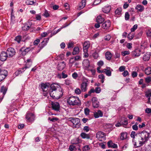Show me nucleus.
Returning <instances> with one entry per match:
<instances>
[{
    "label": "nucleus",
    "instance_id": "nucleus-52",
    "mask_svg": "<svg viewBox=\"0 0 151 151\" xmlns=\"http://www.w3.org/2000/svg\"><path fill=\"white\" fill-rule=\"evenodd\" d=\"M90 149V148L88 145H86L84 146L83 150V151H86L89 150Z\"/></svg>",
    "mask_w": 151,
    "mask_h": 151
},
{
    "label": "nucleus",
    "instance_id": "nucleus-1",
    "mask_svg": "<svg viewBox=\"0 0 151 151\" xmlns=\"http://www.w3.org/2000/svg\"><path fill=\"white\" fill-rule=\"evenodd\" d=\"M150 133L145 131H143L140 133H138L137 137L138 138L137 142L134 143V147H139L142 146L147 142L150 138Z\"/></svg>",
    "mask_w": 151,
    "mask_h": 151
},
{
    "label": "nucleus",
    "instance_id": "nucleus-59",
    "mask_svg": "<svg viewBox=\"0 0 151 151\" xmlns=\"http://www.w3.org/2000/svg\"><path fill=\"white\" fill-rule=\"evenodd\" d=\"M125 67L124 66H120L119 68V70L121 72H122L124 70Z\"/></svg>",
    "mask_w": 151,
    "mask_h": 151
},
{
    "label": "nucleus",
    "instance_id": "nucleus-8",
    "mask_svg": "<svg viewBox=\"0 0 151 151\" xmlns=\"http://www.w3.org/2000/svg\"><path fill=\"white\" fill-rule=\"evenodd\" d=\"M7 73V72L6 70L0 69V82L6 78Z\"/></svg>",
    "mask_w": 151,
    "mask_h": 151
},
{
    "label": "nucleus",
    "instance_id": "nucleus-7",
    "mask_svg": "<svg viewBox=\"0 0 151 151\" xmlns=\"http://www.w3.org/2000/svg\"><path fill=\"white\" fill-rule=\"evenodd\" d=\"M27 62L26 64V66H25L24 68H22L19 69L17 71H16L15 72V74L16 75H18L19 74H20L21 73L24 71V69L28 68L30 66H28L27 65L29 63L30 65H31L32 64V61L31 59H27Z\"/></svg>",
    "mask_w": 151,
    "mask_h": 151
},
{
    "label": "nucleus",
    "instance_id": "nucleus-49",
    "mask_svg": "<svg viewBox=\"0 0 151 151\" xmlns=\"http://www.w3.org/2000/svg\"><path fill=\"white\" fill-rule=\"evenodd\" d=\"M43 15L46 17H48L50 16V14L48 13V11L47 10H45L44 13L43 14Z\"/></svg>",
    "mask_w": 151,
    "mask_h": 151
},
{
    "label": "nucleus",
    "instance_id": "nucleus-62",
    "mask_svg": "<svg viewBox=\"0 0 151 151\" xmlns=\"http://www.w3.org/2000/svg\"><path fill=\"white\" fill-rule=\"evenodd\" d=\"M122 124L124 125H127L128 124V121L127 120H124L122 122H121Z\"/></svg>",
    "mask_w": 151,
    "mask_h": 151
},
{
    "label": "nucleus",
    "instance_id": "nucleus-32",
    "mask_svg": "<svg viewBox=\"0 0 151 151\" xmlns=\"http://www.w3.org/2000/svg\"><path fill=\"white\" fill-rule=\"evenodd\" d=\"M127 134L126 132H122L121 134L120 139L122 140L126 139L127 137Z\"/></svg>",
    "mask_w": 151,
    "mask_h": 151
},
{
    "label": "nucleus",
    "instance_id": "nucleus-10",
    "mask_svg": "<svg viewBox=\"0 0 151 151\" xmlns=\"http://www.w3.org/2000/svg\"><path fill=\"white\" fill-rule=\"evenodd\" d=\"M25 117L28 121L32 122L35 119V116L32 113H27Z\"/></svg>",
    "mask_w": 151,
    "mask_h": 151
},
{
    "label": "nucleus",
    "instance_id": "nucleus-11",
    "mask_svg": "<svg viewBox=\"0 0 151 151\" xmlns=\"http://www.w3.org/2000/svg\"><path fill=\"white\" fill-rule=\"evenodd\" d=\"M138 134H136L135 131H133L130 134L131 137L133 138L132 142L134 146V143L135 142H137L138 143V138L137 137V135Z\"/></svg>",
    "mask_w": 151,
    "mask_h": 151
},
{
    "label": "nucleus",
    "instance_id": "nucleus-23",
    "mask_svg": "<svg viewBox=\"0 0 151 151\" xmlns=\"http://www.w3.org/2000/svg\"><path fill=\"white\" fill-rule=\"evenodd\" d=\"M145 95L148 98L147 103L150 104V97L151 96V89H148L145 92Z\"/></svg>",
    "mask_w": 151,
    "mask_h": 151
},
{
    "label": "nucleus",
    "instance_id": "nucleus-63",
    "mask_svg": "<svg viewBox=\"0 0 151 151\" xmlns=\"http://www.w3.org/2000/svg\"><path fill=\"white\" fill-rule=\"evenodd\" d=\"M122 74L124 77H125L129 74V73L127 70H124Z\"/></svg>",
    "mask_w": 151,
    "mask_h": 151
},
{
    "label": "nucleus",
    "instance_id": "nucleus-44",
    "mask_svg": "<svg viewBox=\"0 0 151 151\" xmlns=\"http://www.w3.org/2000/svg\"><path fill=\"white\" fill-rule=\"evenodd\" d=\"M75 60L74 59V58H71L69 60V64H70V67H71L72 66V64L74 63L75 61Z\"/></svg>",
    "mask_w": 151,
    "mask_h": 151
},
{
    "label": "nucleus",
    "instance_id": "nucleus-58",
    "mask_svg": "<svg viewBox=\"0 0 151 151\" xmlns=\"http://www.w3.org/2000/svg\"><path fill=\"white\" fill-rule=\"evenodd\" d=\"M84 112L86 115H88L89 113V110L87 108H86L84 109Z\"/></svg>",
    "mask_w": 151,
    "mask_h": 151
},
{
    "label": "nucleus",
    "instance_id": "nucleus-35",
    "mask_svg": "<svg viewBox=\"0 0 151 151\" xmlns=\"http://www.w3.org/2000/svg\"><path fill=\"white\" fill-rule=\"evenodd\" d=\"M150 55L149 53H147L145 54L143 56V60L145 61L148 60L150 58Z\"/></svg>",
    "mask_w": 151,
    "mask_h": 151
},
{
    "label": "nucleus",
    "instance_id": "nucleus-15",
    "mask_svg": "<svg viewBox=\"0 0 151 151\" xmlns=\"http://www.w3.org/2000/svg\"><path fill=\"white\" fill-rule=\"evenodd\" d=\"M111 23L109 20H107L103 23L102 25V28L104 29H108L110 26Z\"/></svg>",
    "mask_w": 151,
    "mask_h": 151
},
{
    "label": "nucleus",
    "instance_id": "nucleus-42",
    "mask_svg": "<svg viewBox=\"0 0 151 151\" xmlns=\"http://www.w3.org/2000/svg\"><path fill=\"white\" fill-rule=\"evenodd\" d=\"M36 0H27L26 1V4L27 5H33L35 2Z\"/></svg>",
    "mask_w": 151,
    "mask_h": 151
},
{
    "label": "nucleus",
    "instance_id": "nucleus-29",
    "mask_svg": "<svg viewBox=\"0 0 151 151\" xmlns=\"http://www.w3.org/2000/svg\"><path fill=\"white\" fill-rule=\"evenodd\" d=\"M111 9L110 6L108 5V6H105L102 8V11L103 12L106 13H108L110 12Z\"/></svg>",
    "mask_w": 151,
    "mask_h": 151
},
{
    "label": "nucleus",
    "instance_id": "nucleus-14",
    "mask_svg": "<svg viewBox=\"0 0 151 151\" xmlns=\"http://www.w3.org/2000/svg\"><path fill=\"white\" fill-rule=\"evenodd\" d=\"M140 50L139 49H136L132 51L131 53L132 57L133 58H135L139 56L140 55Z\"/></svg>",
    "mask_w": 151,
    "mask_h": 151
},
{
    "label": "nucleus",
    "instance_id": "nucleus-43",
    "mask_svg": "<svg viewBox=\"0 0 151 151\" xmlns=\"http://www.w3.org/2000/svg\"><path fill=\"white\" fill-rule=\"evenodd\" d=\"M14 40L18 43H19L21 40V36L19 35L15 37Z\"/></svg>",
    "mask_w": 151,
    "mask_h": 151
},
{
    "label": "nucleus",
    "instance_id": "nucleus-12",
    "mask_svg": "<svg viewBox=\"0 0 151 151\" xmlns=\"http://www.w3.org/2000/svg\"><path fill=\"white\" fill-rule=\"evenodd\" d=\"M49 40V38H47L44 39V40H43L42 42H41V45L42 46H40L39 48H38L37 50V52H35V53H38V52H40V50L43 47L47 44V43L48 41Z\"/></svg>",
    "mask_w": 151,
    "mask_h": 151
},
{
    "label": "nucleus",
    "instance_id": "nucleus-60",
    "mask_svg": "<svg viewBox=\"0 0 151 151\" xmlns=\"http://www.w3.org/2000/svg\"><path fill=\"white\" fill-rule=\"evenodd\" d=\"M95 92L96 93H99L101 91V88L99 87H97L94 89Z\"/></svg>",
    "mask_w": 151,
    "mask_h": 151
},
{
    "label": "nucleus",
    "instance_id": "nucleus-55",
    "mask_svg": "<svg viewBox=\"0 0 151 151\" xmlns=\"http://www.w3.org/2000/svg\"><path fill=\"white\" fill-rule=\"evenodd\" d=\"M62 76V78H65L68 77V75L66 74H65V71H63L61 74Z\"/></svg>",
    "mask_w": 151,
    "mask_h": 151
},
{
    "label": "nucleus",
    "instance_id": "nucleus-39",
    "mask_svg": "<svg viewBox=\"0 0 151 151\" xmlns=\"http://www.w3.org/2000/svg\"><path fill=\"white\" fill-rule=\"evenodd\" d=\"M105 56L106 59L108 60H110L112 57L111 53L109 52H107L105 54Z\"/></svg>",
    "mask_w": 151,
    "mask_h": 151
},
{
    "label": "nucleus",
    "instance_id": "nucleus-47",
    "mask_svg": "<svg viewBox=\"0 0 151 151\" xmlns=\"http://www.w3.org/2000/svg\"><path fill=\"white\" fill-rule=\"evenodd\" d=\"M129 53L130 52L129 51H125L122 52V55L123 56H125L126 55H128L129 54Z\"/></svg>",
    "mask_w": 151,
    "mask_h": 151
},
{
    "label": "nucleus",
    "instance_id": "nucleus-3",
    "mask_svg": "<svg viewBox=\"0 0 151 151\" xmlns=\"http://www.w3.org/2000/svg\"><path fill=\"white\" fill-rule=\"evenodd\" d=\"M63 93V89L61 88V89L60 88L58 90L54 91L53 92H50L49 94L51 97L53 99H58L62 96Z\"/></svg>",
    "mask_w": 151,
    "mask_h": 151
},
{
    "label": "nucleus",
    "instance_id": "nucleus-17",
    "mask_svg": "<svg viewBox=\"0 0 151 151\" xmlns=\"http://www.w3.org/2000/svg\"><path fill=\"white\" fill-rule=\"evenodd\" d=\"M9 57L6 52L4 51L2 52L0 55V59L1 61H4L6 60L7 57Z\"/></svg>",
    "mask_w": 151,
    "mask_h": 151
},
{
    "label": "nucleus",
    "instance_id": "nucleus-33",
    "mask_svg": "<svg viewBox=\"0 0 151 151\" xmlns=\"http://www.w3.org/2000/svg\"><path fill=\"white\" fill-rule=\"evenodd\" d=\"M136 9L139 12H142L144 9V8L143 6L142 5L138 4L136 7Z\"/></svg>",
    "mask_w": 151,
    "mask_h": 151
},
{
    "label": "nucleus",
    "instance_id": "nucleus-24",
    "mask_svg": "<svg viewBox=\"0 0 151 151\" xmlns=\"http://www.w3.org/2000/svg\"><path fill=\"white\" fill-rule=\"evenodd\" d=\"M82 64L83 67L85 68V69L88 68L90 66L89 61L87 59L84 60L83 61Z\"/></svg>",
    "mask_w": 151,
    "mask_h": 151
},
{
    "label": "nucleus",
    "instance_id": "nucleus-48",
    "mask_svg": "<svg viewBox=\"0 0 151 151\" xmlns=\"http://www.w3.org/2000/svg\"><path fill=\"white\" fill-rule=\"evenodd\" d=\"M145 81L146 83H149L151 81V77L148 76L145 78Z\"/></svg>",
    "mask_w": 151,
    "mask_h": 151
},
{
    "label": "nucleus",
    "instance_id": "nucleus-38",
    "mask_svg": "<svg viewBox=\"0 0 151 151\" xmlns=\"http://www.w3.org/2000/svg\"><path fill=\"white\" fill-rule=\"evenodd\" d=\"M145 73L147 75H149L151 74V68L148 67L146 68L145 70Z\"/></svg>",
    "mask_w": 151,
    "mask_h": 151
},
{
    "label": "nucleus",
    "instance_id": "nucleus-57",
    "mask_svg": "<svg viewBox=\"0 0 151 151\" xmlns=\"http://www.w3.org/2000/svg\"><path fill=\"white\" fill-rule=\"evenodd\" d=\"M65 83L67 85H69L71 84V81L69 79H67L65 80Z\"/></svg>",
    "mask_w": 151,
    "mask_h": 151
},
{
    "label": "nucleus",
    "instance_id": "nucleus-37",
    "mask_svg": "<svg viewBox=\"0 0 151 151\" xmlns=\"http://www.w3.org/2000/svg\"><path fill=\"white\" fill-rule=\"evenodd\" d=\"M7 89L6 87L2 86L1 87L0 92L3 93V96L5 95L7 91Z\"/></svg>",
    "mask_w": 151,
    "mask_h": 151
},
{
    "label": "nucleus",
    "instance_id": "nucleus-13",
    "mask_svg": "<svg viewBox=\"0 0 151 151\" xmlns=\"http://www.w3.org/2000/svg\"><path fill=\"white\" fill-rule=\"evenodd\" d=\"M50 88L51 90L50 92H53L54 91H56L60 88L61 89V87L58 84L54 83L51 85Z\"/></svg>",
    "mask_w": 151,
    "mask_h": 151
},
{
    "label": "nucleus",
    "instance_id": "nucleus-34",
    "mask_svg": "<svg viewBox=\"0 0 151 151\" xmlns=\"http://www.w3.org/2000/svg\"><path fill=\"white\" fill-rule=\"evenodd\" d=\"M81 137L83 139H89L90 138V136L89 134L82 132L81 134Z\"/></svg>",
    "mask_w": 151,
    "mask_h": 151
},
{
    "label": "nucleus",
    "instance_id": "nucleus-54",
    "mask_svg": "<svg viewBox=\"0 0 151 151\" xmlns=\"http://www.w3.org/2000/svg\"><path fill=\"white\" fill-rule=\"evenodd\" d=\"M129 17V13L127 12L125 14V19L126 20H128Z\"/></svg>",
    "mask_w": 151,
    "mask_h": 151
},
{
    "label": "nucleus",
    "instance_id": "nucleus-56",
    "mask_svg": "<svg viewBox=\"0 0 151 151\" xmlns=\"http://www.w3.org/2000/svg\"><path fill=\"white\" fill-rule=\"evenodd\" d=\"M132 44L131 43H128L127 45V47L129 49H131L132 48Z\"/></svg>",
    "mask_w": 151,
    "mask_h": 151
},
{
    "label": "nucleus",
    "instance_id": "nucleus-53",
    "mask_svg": "<svg viewBox=\"0 0 151 151\" xmlns=\"http://www.w3.org/2000/svg\"><path fill=\"white\" fill-rule=\"evenodd\" d=\"M74 45V43L72 42H70L68 45V47L70 48L73 47Z\"/></svg>",
    "mask_w": 151,
    "mask_h": 151
},
{
    "label": "nucleus",
    "instance_id": "nucleus-9",
    "mask_svg": "<svg viewBox=\"0 0 151 151\" xmlns=\"http://www.w3.org/2000/svg\"><path fill=\"white\" fill-rule=\"evenodd\" d=\"M6 52L9 57L13 56L15 54L16 52L15 49L12 47L9 48Z\"/></svg>",
    "mask_w": 151,
    "mask_h": 151
},
{
    "label": "nucleus",
    "instance_id": "nucleus-25",
    "mask_svg": "<svg viewBox=\"0 0 151 151\" xmlns=\"http://www.w3.org/2000/svg\"><path fill=\"white\" fill-rule=\"evenodd\" d=\"M31 24L30 22H28L25 24L23 27H22V29L23 30L26 31L28 30L30 27Z\"/></svg>",
    "mask_w": 151,
    "mask_h": 151
},
{
    "label": "nucleus",
    "instance_id": "nucleus-50",
    "mask_svg": "<svg viewBox=\"0 0 151 151\" xmlns=\"http://www.w3.org/2000/svg\"><path fill=\"white\" fill-rule=\"evenodd\" d=\"M137 24H135L134 25L133 27L131 29V32H134L135 30L137 29Z\"/></svg>",
    "mask_w": 151,
    "mask_h": 151
},
{
    "label": "nucleus",
    "instance_id": "nucleus-51",
    "mask_svg": "<svg viewBox=\"0 0 151 151\" xmlns=\"http://www.w3.org/2000/svg\"><path fill=\"white\" fill-rule=\"evenodd\" d=\"M134 37V35H133L131 33L129 34L127 36V38L129 40H131Z\"/></svg>",
    "mask_w": 151,
    "mask_h": 151
},
{
    "label": "nucleus",
    "instance_id": "nucleus-5",
    "mask_svg": "<svg viewBox=\"0 0 151 151\" xmlns=\"http://www.w3.org/2000/svg\"><path fill=\"white\" fill-rule=\"evenodd\" d=\"M97 138L101 141H103L106 139L105 134L101 131H99L96 134Z\"/></svg>",
    "mask_w": 151,
    "mask_h": 151
},
{
    "label": "nucleus",
    "instance_id": "nucleus-46",
    "mask_svg": "<svg viewBox=\"0 0 151 151\" xmlns=\"http://www.w3.org/2000/svg\"><path fill=\"white\" fill-rule=\"evenodd\" d=\"M81 89L79 88H76L75 90V92L76 94L79 95L81 93Z\"/></svg>",
    "mask_w": 151,
    "mask_h": 151
},
{
    "label": "nucleus",
    "instance_id": "nucleus-27",
    "mask_svg": "<svg viewBox=\"0 0 151 151\" xmlns=\"http://www.w3.org/2000/svg\"><path fill=\"white\" fill-rule=\"evenodd\" d=\"M86 0H82L81 1L79 4V8L81 9L85 6L86 5Z\"/></svg>",
    "mask_w": 151,
    "mask_h": 151
},
{
    "label": "nucleus",
    "instance_id": "nucleus-45",
    "mask_svg": "<svg viewBox=\"0 0 151 151\" xmlns=\"http://www.w3.org/2000/svg\"><path fill=\"white\" fill-rule=\"evenodd\" d=\"M99 78L101 79V82L102 83H103L105 79L104 76L103 74H101L99 76Z\"/></svg>",
    "mask_w": 151,
    "mask_h": 151
},
{
    "label": "nucleus",
    "instance_id": "nucleus-6",
    "mask_svg": "<svg viewBox=\"0 0 151 151\" xmlns=\"http://www.w3.org/2000/svg\"><path fill=\"white\" fill-rule=\"evenodd\" d=\"M88 83V81L87 79L85 80L83 82L81 86V89L82 91L85 92L87 91Z\"/></svg>",
    "mask_w": 151,
    "mask_h": 151
},
{
    "label": "nucleus",
    "instance_id": "nucleus-16",
    "mask_svg": "<svg viewBox=\"0 0 151 151\" xmlns=\"http://www.w3.org/2000/svg\"><path fill=\"white\" fill-rule=\"evenodd\" d=\"M91 101L93 103V106L94 108H96L99 106V102L96 98L95 97H93Z\"/></svg>",
    "mask_w": 151,
    "mask_h": 151
},
{
    "label": "nucleus",
    "instance_id": "nucleus-26",
    "mask_svg": "<svg viewBox=\"0 0 151 151\" xmlns=\"http://www.w3.org/2000/svg\"><path fill=\"white\" fill-rule=\"evenodd\" d=\"M94 116L96 118H97L99 117H102L103 116V113L100 110H99L97 112H95L94 113Z\"/></svg>",
    "mask_w": 151,
    "mask_h": 151
},
{
    "label": "nucleus",
    "instance_id": "nucleus-19",
    "mask_svg": "<svg viewBox=\"0 0 151 151\" xmlns=\"http://www.w3.org/2000/svg\"><path fill=\"white\" fill-rule=\"evenodd\" d=\"M33 49V48L32 47H27L25 49H24L22 48L21 49V51L22 52V54L23 55H25L28 52L31 50L32 51Z\"/></svg>",
    "mask_w": 151,
    "mask_h": 151
},
{
    "label": "nucleus",
    "instance_id": "nucleus-21",
    "mask_svg": "<svg viewBox=\"0 0 151 151\" xmlns=\"http://www.w3.org/2000/svg\"><path fill=\"white\" fill-rule=\"evenodd\" d=\"M49 85L50 84L49 83H42L41 84V88L43 92H47Z\"/></svg>",
    "mask_w": 151,
    "mask_h": 151
},
{
    "label": "nucleus",
    "instance_id": "nucleus-61",
    "mask_svg": "<svg viewBox=\"0 0 151 151\" xmlns=\"http://www.w3.org/2000/svg\"><path fill=\"white\" fill-rule=\"evenodd\" d=\"M146 33L147 36H151V29H148Z\"/></svg>",
    "mask_w": 151,
    "mask_h": 151
},
{
    "label": "nucleus",
    "instance_id": "nucleus-41",
    "mask_svg": "<svg viewBox=\"0 0 151 151\" xmlns=\"http://www.w3.org/2000/svg\"><path fill=\"white\" fill-rule=\"evenodd\" d=\"M122 11V8L120 7H119L116 10L115 13L116 14L119 15L121 14Z\"/></svg>",
    "mask_w": 151,
    "mask_h": 151
},
{
    "label": "nucleus",
    "instance_id": "nucleus-31",
    "mask_svg": "<svg viewBox=\"0 0 151 151\" xmlns=\"http://www.w3.org/2000/svg\"><path fill=\"white\" fill-rule=\"evenodd\" d=\"M107 145L109 147L114 148L117 147V145L114 143H113L112 141H109L107 143Z\"/></svg>",
    "mask_w": 151,
    "mask_h": 151
},
{
    "label": "nucleus",
    "instance_id": "nucleus-4",
    "mask_svg": "<svg viewBox=\"0 0 151 151\" xmlns=\"http://www.w3.org/2000/svg\"><path fill=\"white\" fill-rule=\"evenodd\" d=\"M68 120L72 123L76 128L79 127L81 125L80 120L79 118L70 117Z\"/></svg>",
    "mask_w": 151,
    "mask_h": 151
},
{
    "label": "nucleus",
    "instance_id": "nucleus-30",
    "mask_svg": "<svg viewBox=\"0 0 151 151\" xmlns=\"http://www.w3.org/2000/svg\"><path fill=\"white\" fill-rule=\"evenodd\" d=\"M104 21V19L101 16H98L96 18V21L99 23H102Z\"/></svg>",
    "mask_w": 151,
    "mask_h": 151
},
{
    "label": "nucleus",
    "instance_id": "nucleus-28",
    "mask_svg": "<svg viewBox=\"0 0 151 151\" xmlns=\"http://www.w3.org/2000/svg\"><path fill=\"white\" fill-rule=\"evenodd\" d=\"M110 68L107 67L106 69H104L102 71L103 72H104L108 76H110L111 75V73L110 70Z\"/></svg>",
    "mask_w": 151,
    "mask_h": 151
},
{
    "label": "nucleus",
    "instance_id": "nucleus-2",
    "mask_svg": "<svg viewBox=\"0 0 151 151\" xmlns=\"http://www.w3.org/2000/svg\"><path fill=\"white\" fill-rule=\"evenodd\" d=\"M68 104L73 106L81 104V101L79 98L75 96H71L67 99Z\"/></svg>",
    "mask_w": 151,
    "mask_h": 151
},
{
    "label": "nucleus",
    "instance_id": "nucleus-36",
    "mask_svg": "<svg viewBox=\"0 0 151 151\" xmlns=\"http://www.w3.org/2000/svg\"><path fill=\"white\" fill-rule=\"evenodd\" d=\"M81 141L78 138H76L73 139L71 142L73 144H77L80 143Z\"/></svg>",
    "mask_w": 151,
    "mask_h": 151
},
{
    "label": "nucleus",
    "instance_id": "nucleus-22",
    "mask_svg": "<svg viewBox=\"0 0 151 151\" xmlns=\"http://www.w3.org/2000/svg\"><path fill=\"white\" fill-rule=\"evenodd\" d=\"M90 45V43L89 41H85L83 44V51L86 52L89 47Z\"/></svg>",
    "mask_w": 151,
    "mask_h": 151
},
{
    "label": "nucleus",
    "instance_id": "nucleus-40",
    "mask_svg": "<svg viewBox=\"0 0 151 151\" xmlns=\"http://www.w3.org/2000/svg\"><path fill=\"white\" fill-rule=\"evenodd\" d=\"M79 52V49L78 47H76L73 49V51L72 52V54L75 55L78 54Z\"/></svg>",
    "mask_w": 151,
    "mask_h": 151
},
{
    "label": "nucleus",
    "instance_id": "nucleus-18",
    "mask_svg": "<svg viewBox=\"0 0 151 151\" xmlns=\"http://www.w3.org/2000/svg\"><path fill=\"white\" fill-rule=\"evenodd\" d=\"M52 107L53 110L56 111H58L60 109V104L57 102H55L52 104Z\"/></svg>",
    "mask_w": 151,
    "mask_h": 151
},
{
    "label": "nucleus",
    "instance_id": "nucleus-64",
    "mask_svg": "<svg viewBox=\"0 0 151 151\" xmlns=\"http://www.w3.org/2000/svg\"><path fill=\"white\" fill-rule=\"evenodd\" d=\"M40 42V40L39 39H37L33 42V44L34 45H37Z\"/></svg>",
    "mask_w": 151,
    "mask_h": 151
},
{
    "label": "nucleus",
    "instance_id": "nucleus-20",
    "mask_svg": "<svg viewBox=\"0 0 151 151\" xmlns=\"http://www.w3.org/2000/svg\"><path fill=\"white\" fill-rule=\"evenodd\" d=\"M65 66V63L64 61L60 62L58 64L57 68L58 70H63Z\"/></svg>",
    "mask_w": 151,
    "mask_h": 151
}]
</instances>
